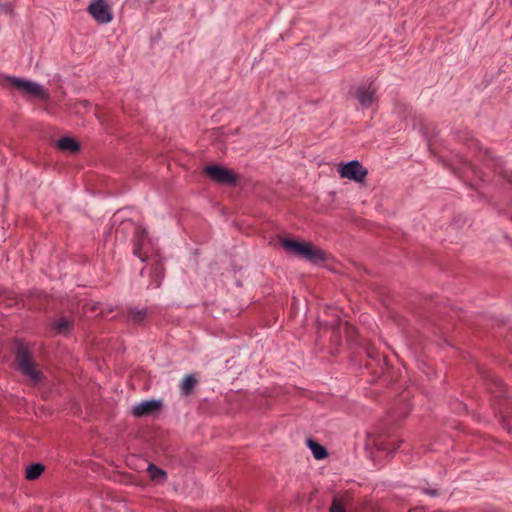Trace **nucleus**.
<instances>
[{
    "mask_svg": "<svg viewBox=\"0 0 512 512\" xmlns=\"http://www.w3.org/2000/svg\"><path fill=\"white\" fill-rule=\"evenodd\" d=\"M282 248L287 254L306 260L312 264H323L327 257L325 252L308 242H300L290 238H283L280 241Z\"/></svg>",
    "mask_w": 512,
    "mask_h": 512,
    "instance_id": "1",
    "label": "nucleus"
},
{
    "mask_svg": "<svg viewBox=\"0 0 512 512\" xmlns=\"http://www.w3.org/2000/svg\"><path fill=\"white\" fill-rule=\"evenodd\" d=\"M15 362L18 371L31 382L38 383L41 381L42 373L36 368L29 348L23 343L17 345Z\"/></svg>",
    "mask_w": 512,
    "mask_h": 512,
    "instance_id": "2",
    "label": "nucleus"
},
{
    "mask_svg": "<svg viewBox=\"0 0 512 512\" xmlns=\"http://www.w3.org/2000/svg\"><path fill=\"white\" fill-rule=\"evenodd\" d=\"M15 362L18 371L31 382L38 383L41 381L42 373L36 368L29 348L23 343L17 345Z\"/></svg>",
    "mask_w": 512,
    "mask_h": 512,
    "instance_id": "3",
    "label": "nucleus"
},
{
    "mask_svg": "<svg viewBox=\"0 0 512 512\" xmlns=\"http://www.w3.org/2000/svg\"><path fill=\"white\" fill-rule=\"evenodd\" d=\"M8 83L19 91H22L28 96L47 101L49 94L47 90L39 83L22 79L14 76H7Z\"/></svg>",
    "mask_w": 512,
    "mask_h": 512,
    "instance_id": "4",
    "label": "nucleus"
},
{
    "mask_svg": "<svg viewBox=\"0 0 512 512\" xmlns=\"http://www.w3.org/2000/svg\"><path fill=\"white\" fill-rule=\"evenodd\" d=\"M340 176L355 182H363L368 174V170L362 166L358 160H351L341 164L339 169Z\"/></svg>",
    "mask_w": 512,
    "mask_h": 512,
    "instance_id": "5",
    "label": "nucleus"
},
{
    "mask_svg": "<svg viewBox=\"0 0 512 512\" xmlns=\"http://www.w3.org/2000/svg\"><path fill=\"white\" fill-rule=\"evenodd\" d=\"M205 174L218 184L234 185L236 175L229 169L217 165H208L204 168Z\"/></svg>",
    "mask_w": 512,
    "mask_h": 512,
    "instance_id": "6",
    "label": "nucleus"
},
{
    "mask_svg": "<svg viewBox=\"0 0 512 512\" xmlns=\"http://www.w3.org/2000/svg\"><path fill=\"white\" fill-rule=\"evenodd\" d=\"M88 12L99 24H107L112 20V11L105 0H94L88 6Z\"/></svg>",
    "mask_w": 512,
    "mask_h": 512,
    "instance_id": "7",
    "label": "nucleus"
},
{
    "mask_svg": "<svg viewBox=\"0 0 512 512\" xmlns=\"http://www.w3.org/2000/svg\"><path fill=\"white\" fill-rule=\"evenodd\" d=\"M162 406V401L157 399L145 400L132 407L131 413L135 417L148 416L158 411Z\"/></svg>",
    "mask_w": 512,
    "mask_h": 512,
    "instance_id": "8",
    "label": "nucleus"
},
{
    "mask_svg": "<svg viewBox=\"0 0 512 512\" xmlns=\"http://www.w3.org/2000/svg\"><path fill=\"white\" fill-rule=\"evenodd\" d=\"M56 147L60 151L63 152H69V153H76L80 150L79 143L72 137H62L56 142Z\"/></svg>",
    "mask_w": 512,
    "mask_h": 512,
    "instance_id": "9",
    "label": "nucleus"
},
{
    "mask_svg": "<svg viewBox=\"0 0 512 512\" xmlns=\"http://www.w3.org/2000/svg\"><path fill=\"white\" fill-rule=\"evenodd\" d=\"M356 98L362 107L368 108L374 101L375 90L358 88L356 91Z\"/></svg>",
    "mask_w": 512,
    "mask_h": 512,
    "instance_id": "10",
    "label": "nucleus"
},
{
    "mask_svg": "<svg viewBox=\"0 0 512 512\" xmlns=\"http://www.w3.org/2000/svg\"><path fill=\"white\" fill-rule=\"evenodd\" d=\"M147 237V231L141 227H137L134 234V255L138 256L141 261H145V258L140 254L141 247Z\"/></svg>",
    "mask_w": 512,
    "mask_h": 512,
    "instance_id": "11",
    "label": "nucleus"
},
{
    "mask_svg": "<svg viewBox=\"0 0 512 512\" xmlns=\"http://www.w3.org/2000/svg\"><path fill=\"white\" fill-rule=\"evenodd\" d=\"M307 445L310 448L315 459L322 460L328 456L327 449L324 446L320 445L319 443L315 442L314 440L308 439Z\"/></svg>",
    "mask_w": 512,
    "mask_h": 512,
    "instance_id": "12",
    "label": "nucleus"
},
{
    "mask_svg": "<svg viewBox=\"0 0 512 512\" xmlns=\"http://www.w3.org/2000/svg\"><path fill=\"white\" fill-rule=\"evenodd\" d=\"M197 380L192 374L186 375L183 380L180 383V389L184 396L190 395L195 386H196Z\"/></svg>",
    "mask_w": 512,
    "mask_h": 512,
    "instance_id": "13",
    "label": "nucleus"
},
{
    "mask_svg": "<svg viewBox=\"0 0 512 512\" xmlns=\"http://www.w3.org/2000/svg\"><path fill=\"white\" fill-rule=\"evenodd\" d=\"M44 470L45 466L42 463H33L26 468L25 477L30 481L36 480L41 476Z\"/></svg>",
    "mask_w": 512,
    "mask_h": 512,
    "instance_id": "14",
    "label": "nucleus"
},
{
    "mask_svg": "<svg viewBox=\"0 0 512 512\" xmlns=\"http://www.w3.org/2000/svg\"><path fill=\"white\" fill-rule=\"evenodd\" d=\"M73 327V322L67 318H60L54 322L53 328L58 334L67 335Z\"/></svg>",
    "mask_w": 512,
    "mask_h": 512,
    "instance_id": "15",
    "label": "nucleus"
},
{
    "mask_svg": "<svg viewBox=\"0 0 512 512\" xmlns=\"http://www.w3.org/2000/svg\"><path fill=\"white\" fill-rule=\"evenodd\" d=\"M349 501V495L345 494L341 498L334 497L329 512H345V504Z\"/></svg>",
    "mask_w": 512,
    "mask_h": 512,
    "instance_id": "16",
    "label": "nucleus"
},
{
    "mask_svg": "<svg viewBox=\"0 0 512 512\" xmlns=\"http://www.w3.org/2000/svg\"><path fill=\"white\" fill-rule=\"evenodd\" d=\"M147 316V309H138L136 307L129 308L128 310V318L129 320L139 323L142 322Z\"/></svg>",
    "mask_w": 512,
    "mask_h": 512,
    "instance_id": "17",
    "label": "nucleus"
},
{
    "mask_svg": "<svg viewBox=\"0 0 512 512\" xmlns=\"http://www.w3.org/2000/svg\"><path fill=\"white\" fill-rule=\"evenodd\" d=\"M148 472L150 474V477L154 481L162 482L165 481L167 478V474L164 470L158 468L154 464L148 465Z\"/></svg>",
    "mask_w": 512,
    "mask_h": 512,
    "instance_id": "18",
    "label": "nucleus"
},
{
    "mask_svg": "<svg viewBox=\"0 0 512 512\" xmlns=\"http://www.w3.org/2000/svg\"><path fill=\"white\" fill-rule=\"evenodd\" d=\"M422 492H423L424 494H427V495L431 496V497H437V496H439V492H438V490H437V489H428V488H424V489H422Z\"/></svg>",
    "mask_w": 512,
    "mask_h": 512,
    "instance_id": "19",
    "label": "nucleus"
},
{
    "mask_svg": "<svg viewBox=\"0 0 512 512\" xmlns=\"http://www.w3.org/2000/svg\"><path fill=\"white\" fill-rule=\"evenodd\" d=\"M492 381L495 383V385H496L497 387H499V388L502 390V387L504 386V384H503V382H502V380H501V379H499V378H497V377H494V378L492 379Z\"/></svg>",
    "mask_w": 512,
    "mask_h": 512,
    "instance_id": "20",
    "label": "nucleus"
},
{
    "mask_svg": "<svg viewBox=\"0 0 512 512\" xmlns=\"http://www.w3.org/2000/svg\"><path fill=\"white\" fill-rule=\"evenodd\" d=\"M378 449H381V450H389V449H390V447H388V446H384V445H381V446L379 445V446H378Z\"/></svg>",
    "mask_w": 512,
    "mask_h": 512,
    "instance_id": "21",
    "label": "nucleus"
},
{
    "mask_svg": "<svg viewBox=\"0 0 512 512\" xmlns=\"http://www.w3.org/2000/svg\"><path fill=\"white\" fill-rule=\"evenodd\" d=\"M91 311H95L97 309V305L94 304V305H91V307L89 308Z\"/></svg>",
    "mask_w": 512,
    "mask_h": 512,
    "instance_id": "22",
    "label": "nucleus"
},
{
    "mask_svg": "<svg viewBox=\"0 0 512 512\" xmlns=\"http://www.w3.org/2000/svg\"><path fill=\"white\" fill-rule=\"evenodd\" d=\"M400 443H401V441L398 442L397 446L393 447V451H395L397 448L400 447Z\"/></svg>",
    "mask_w": 512,
    "mask_h": 512,
    "instance_id": "23",
    "label": "nucleus"
}]
</instances>
